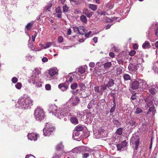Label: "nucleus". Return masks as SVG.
<instances>
[{
	"instance_id": "obj_58",
	"label": "nucleus",
	"mask_w": 158,
	"mask_h": 158,
	"mask_svg": "<svg viewBox=\"0 0 158 158\" xmlns=\"http://www.w3.org/2000/svg\"><path fill=\"white\" fill-rule=\"evenodd\" d=\"M135 122L133 120H131L129 122V124L131 126H134L135 124Z\"/></svg>"
},
{
	"instance_id": "obj_52",
	"label": "nucleus",
	"mask_w": 158,
	"mask_h": 158,
	"mask_svg": "<svg viewBox=\"0 0 158 158\" xmlns=\"http://www.w3.org/2000/svg\"><path fill=\"white\" fill-rule=\"evenodd\" d=\"M117 147L118 150H121L122 148H123L121 144H118L117 145Z\"/></svg>"
},
{
	"instance_id": "obj_39",
	"label": "nucleus",
	"mask_w": 158,
	"mask_h": 158,
	"mask_svg": "<svg viewBox=\"0 0 158 158\" xmlns=\"http://www.w3.org/2000/svg\"><path fill=\"white\" fill-rule=\"evenodd\" d=\"M52 44L51 42H48L45 44V45H43L42 47H43L44 49H46L50 47Z\"/></svg>"
},
{
	"instance_id": "obj_14",
	"label": "nucleus",
	"mask_w": 158,
	"mask_h": 158,
	"mask_svg": "<svg viewBox=\"0 0 158 158\" xmlns=\"http://www.w3.org/2000/svg\"><path fill=\"white\" fill-rule=\"evenodd\" d=\"M58 108L55 104L50 105L48 106V110L50 112L54 114Z\"/></svg>"
},
{
	"instance_id": "obj_24",
	"label": "nucleus",
	"mask_w": 158,
	"mask_h": 158,
	"mask_svg": "<svg viewBox=\"0 0 158 158\" xmlns=\"http://www.w3.org/2000/svg\"><path fill=\"white\" fill-rule=\"evenodd\" d=\"M94 89L96 93H98L101 95L102 94V91L101 88L98 86H96L94 88Z\"/></svg>"
},
{
	"instance_id": "obj_61",
	"label": "nucleus",
	"mask_w": 158,
	"mask_h": 158,
	"mask_svg": "<svg viewBox=\"0 0 158 158\" xmlns=\"http://www.w3.org/2000/svg\"><path fill=\"white\" fill-rule=\"evenodd\" d=\"M112 49L113 51H114L116 52L118 51L117 48L114 45L113 46L112 48Z\"/></svg>"
},
{
	"instance_id": "obj_32",
	"label": "nucleus",
	"mask_w": 158,
	"mask_h": 158,
	"mask_svg": "<svg viewBox=\"0 0 158 158\" xmlns=\"http://www.w3.org/2000/svg\"><path fill=\"white\" fill-rule=\"evenodd\" d=\"M89 7L93 11L96 10L97 9V6L93 4H89Z\"/></svg>"
},
{
	"instance_id": "obj_4",
	"label": "nucleus",
	"mask_w": 158,
	"mask_h": 158,
	"mask_svg": "<svg viewBox=\"0 0 158 158\" xmlns=\"http://www.w3.org/2000/svg\"><path fill=\"white\" fill-rule=\"evenodd\" d=\"M34 115L35 119L37 121H41L43 120L45 117V114L44 110L38 107L35 110Z\"/></svg>"
},
{
	"instance_id": "obj_40",
	"label": "nucleus",
	"mask_w": 158,
	"mask_h": 158,
	"mask_svg": "<svg viewBox=\"0 0 158 158\" xmlns=\"http://www.w3.org/2000/svg\"><path fill=\"white\" fill-rule=\"evenodd\" d=\"M123 130V128L122 127H120L118 128L117 130L116 133V134H118L119 135H121L122 134V131Z\"/></svg>"
},
{
	"instance_id": "obj_17",
	"label": "nucleus",
	"mask_w": 158,
	"mask_h": 158,
	"mask_svg": "<svg viewBox=\"0 0 158 158\" xmlns=\"http://www.w3.org/2000/svg\"><path fill=\"white\" fill-rule=\"evenodd\" d=\"M82 13L85 15L87 17L89 18L92 16L93 12H89L87 9H85L83 10Z\"/></svg>"
},
{
	"instance_id": "obj_57",
	"label": "nucleus",
	"mask_w": 158,
	"mask_h": 158,
	"mask_svg": "<svg viewBox=\"0 0 158 158\" xmlns=\"http://www.w3.org/2000/svg\"><path fill=\"white\" fill-rule=\"evenodd\" d=\"M144 62L143 59L141 58H138L137 62L139 63H142Z\"/></svg>"
},
{
	"instance_id": "obj_7",
	"label": "nucleus",
	"mask_w": 158,
	"mask_h": 158,
	"mask_svg": "<svg viewBox=\"0 0 158 158\" xmlns=\"http://www.w3.org/2000/svg\"><path fill=\"white\" fill-rule=\"evenodd\" d=\"M108 133L107 130H105L101 128H97L95 131H94L95 136L98 138L105 137L107 136Z\"/></svg>"
},
{
	"instance_id": "obj_59",
	"label": "nucleus",
	"mask_w": 158,
	"mask_h": 158,
	"mask_svg": "<svg viewBox=\"0 0 158 158\" xmlns=\"http://www.w3.org/2000/svg\"><path fill=\"white\" fill-rule=\"evenodd\" d=\"M63 40V37L61 36H60L58 38V40L59 42L62 43Z\"/></svg>"
},
{
	"instance_id": "obj_1",
	"label": "nucleus",
	"mask_w": 158,
	"mask_h": 158,
	"mask_svg": "<svg viewBox=\"0 0 158 158\" xmlns=\"http://www.w3.org/2000/svg\"><path fill=\"white\" fill-rule=\"evenodd\" d=\"M33 101L30 98H21L18 101V103L19 108L24 109H30L32 105Z\"/></svg>"
},
{
	"instance_id": "obj_56",
	"label": "nucleus",
	"mask_w": 158,
	"mask_h": 158,
	"mask_svg": "<svg viewBox=\"0 0 158 158\" xmlns=\"http://www.w3.org/2000/svg\"><path fill=\"white\" fill-rule=\"evenodd\" d=\"M106 6L110 9H111L113 7V5L111 3H108Z\"/></svg>"
},
{
	"instance_id": "obj_46",
	"label": "nucleus",
	"mask_w": 158,
	"mask_h": 158,
	"mask_svg": "<svg viewBox=\"0 0 158 158\" xmlns=\"http://www.w3.org/2000/svg\"><path fill=\"white\" fill-rule=\"evenodd\" d=\"M32 24L31 23H29L26 26V28L28 30H30L32 26Z\"/></svg>"
},
{
	"instance_id": "obj_44",
	"label": "nucleus",
	"mask_w": 158,
	"mask_h": 158,
	"mask_svg": "<svg viewBox=\"0 0 158 158\" xmlns=\"http://www.w3.org/2000/svg\"><path fill=\"white\" fill-rule=\"evenodd\" d=\"M107 86H106V84H104L103 85H102L100 86L101 89L102 90V93L103 94V93L104 91L107 89Z\"/></svg>"
},
{
	"instance_id": "obj_55",
	"label": "nucleus",
	"mask_w": 158,
	"mask_h": 158,
	"mask_svg": "<svg viewBox=\"0 0 158 158\" xmlns=\"http://www.w3.org/2000/svg\"><path fill=\"white\" fill-rule=\"evenodd\" d=\"M18 81L17 78L16 77H13L12 79V81L14 83H15L17 82Z\"/></svg>"
},
{
	"instance_id": "obj_8",
	"label": "nucleus",
	"mask_w": 158,
	"mask_h": 158,
	"mask_svg": "<svg viewBox=\"0 0 158 158\" xmlns=\"http://www.w3.org/2000/svg\"><path fill=\"white\" fill-rule=\"evenodd\" d=\"M54 129V127L52 124L50 123H46V127H44L43 130L44 134L46 136H49Z\"/></svg>"
},
{
	"instance_id": "obj_45",
	"label": "nucleus",
	"mask_w": 158,
	"mask_h": 158,
	"mask_svg": "<svg viewBox=\"0 0 158 158\" xmlns=\"http://www.w3.org/2000/svg\"><path fill=\"white\" fill-rule=\"evenodd\" d=\"M142 112L143 110L141 108H137L136 109L135 113L137 114H139Z\"/></svg>"
},
{
	"instance_id": "obj_26",
	"label": "nucleus",
	"mask_w": 158,
	"mask_h": 158,
	"mask_svg": "<svg viewBox=\"0 0 158 158\" xmlns=\"http://www.w3.org/2000/svg\"><path fill=\"white\" fill-rule=\"evenodd\" d=\"M80 21L83 23H86L87 22V20L86 17L84 15H81L80 16Z\"/></svg>"
},
{
	"instance_id": "obj_15",
	"label": "nucleus",
	"mask_w": 158,
	"mask_h": 158,
	"mask_svg": "<svg viewBox=\"0 0 158 158\" xmlns=\"http://www.w3.org/2000/svg\"><path fill=\"white\" fill-rule=\"evenodd\" d=\"M139 81H135L131 83V87L133 89H138L139 87Z\"/></svg>"
},
{
	"instance_id": "obj_49",
	"label": "nucleus",
	"mask_w": 158,
	"mask_h": 158,
	"mask_svg": "<svg viewBox=\"0 0 158 158\" xmlns=\"http://www.w3.org/2000/svg\"><path fill=\"white\" fill-rule=\"evenodd\" d=\"M83 158H87L89 156V154L88 153H86L82 154Z\"/></svg>"
},
{
	"instance_id": "obj_60",
	"label": "nucleus",
	"mask_w": 158,
	"mask_h": 158,
	"mask_svg": "<svg viewBox=\"0 0 158 158\" xmlns=\"http://www.w3.org/2000/svg\"><path fill=\"white\" fill-rule=\"evenodd\" d=\"M138 47V45L136 44H133V48L134 49H137Z\"/></svg>"
},
{
	"instance_id": "obj_5",
	"label": "nucleus",
	"mask_w": 158,
	"mask_h": 158,
	"mask_svg": "<svg viewBox=\"0 0 158 158\" xmlns=\"http://www.w3.org/2000/svg\"><path fill=\"white\" fill-rule=\"evenodd\" d=\"M40 73V71H39L37 73V75L31 77V80L33 85L36 87H40L42 86L41 79L39 74Z\"/></svg>"
},
{
	"instance_id": "obj_16",
	"label": "nucleus",
	"mask_w": 158,
	"mask_h": 158,
	"mask_svg": "<svg viewBox=\"0 0 158 158\" xmlns=\"http://www.w3.org/2000/svg\"><path fill=\"white\" fill-rule=\"evenodd\" d=\"M38 135L34 133L29 134L27 136L28 139L32 140H36L37 139Z\"/></svg>"
},
{
	"instance_id": "obj_33",
	"label": "nucleus",
	"mask_w": 158,
	"mask_h": 158,
	"mask_svg": "<svg viewBox=\"0 0 158 158\" xmlns=\"http://www.w3.org/2000/svg\"><path fill=\"white\" fill-rule=\"evenodd\" d=\"M149 42L148 41H146L142 45V48L144 49H146L150 46Z\"/></svg>"
},
{
	"instance_id": "obj_50",
	"label": "nucleus",
	"mask_w": 158,
	"mask_h": 158,
	"mask_svg": "<svg viewBox=\"0 0 158 158\" xmlns=\"http://www.w3.org/2000/svg\"><path fill=\"white\" fill-rule=\"evenodd\" d=\"M45 87L47 90H49L51 89V86L49 84H47L45 85Z\"/></svg>"
},
{
	"instance_id": "obj_62",
	"label": "nucleus",
	"mask_w": 158,
	"mask_h": 158,
	"mask_svg": "<svg viewBox=\"0 0 158 158\" xmlns=\"http://www.w3.org/2000/svg\"><path fill=\"white\" fill-rule=\"evenodd\" d=\"M42 61L44 62H45L48 61V59L46 57H44L42 59Z\"/></svg>"
},
{
	"instance_id": "obj_53",
	"label": "nucleus",
	"mask_w": 158,
	"mask_h": 158,
	"mask_svg": "<svg viewBox=\"0 0 158 158\" xmlns=\"http://www.w3.org/2000/svg\"><path fill=\"white\" fill-rule=\"evenodd\" d=\"M136 53V51L135 50H132L129 53V55L131 56H133Z\"/></svg>"
},
{
	"instance_id": "obj_31",
	"label": "nucleus",
	"mask_w": 158,
	"mask_h": 158,
	"mask_svg": "<svg viewBox=\"0 0 158 158\" xmlns=\"http://www.w3.org/2000/svg\"><path fill=\"white\" fill-rule=\"evenodd\" d=\"M123 77L125 81L131 80V77L128 74H124Z\"/></svg>"
},
{
	"instance_id": "obj_34",
	"label": "nucleus",
	"mask_w": 158,
	"mask_h": 158,
	"mask_svg": "<svg viewBox=\"0 0 158 158\" xmlns=\"http://www.w3.org/2000/svg\"><path fill=\"white\" fill-rule=\"evenodd\" d=\"M84 128L83 126H81L80 125H79L76 127L75 128V130L77 131H82Z\"/></svg>"
},
{
	"instance_id": "obj_35",
	"label": "nucleus",
	"mask_w": 158,
	"mask_h": 158,
	"mask_svg": "<svg viewBox=\"0 0 158 158\" xmlns=\"http://www.w3.org/2000/svg\"><path fill=\"white\" fill-rule=\"evenodd\" d=\"M85 71V67H80L78 69V72L81 74L84 73Z\"/></svg>"
},
{
	"instance_id": "obj_3",
	"label": "nucleus",
	"mask_w": 158,
	"mask_h": 158,
	"mask_svg": "<svg viewBox=\"0 0 158 158\" xmlns=\"http://www.w3.org/2000/svg\"><path fill=\"white\" fill-rule=\"evenodd\" d=\"M130 143L134 150V152L136 153L137 151L136 150H137L139 144V136L135 134H133L130 139Z\"/></svg>"
},
{
	"instance_id": "obj_18",
	"label": "nucleus",
	"mask_w": 158,
	"mask_h": 158,
	"mask_svg": "<svg viewBox=\"0 0 158 158\" xmlns=\"http://www.w3.org/2000/svg\"><path fill=\"white\" fill-rule=\"evenodd\" d=\"M58 87L63 91L66 90L68 88V87L65 83H61L59 85Z\"/></svg>"
},
{
	"instance_id": "obj_19",
	"label": "nucleus",
	"mask_w": 158,
	"mask_h": 158,
	"mask_svg": "<svg viewBox=\"0 0 158 158\" xmlns=\"http://www.w3.org/2000/svg\"><path fill=\"white\" fill-rule=\"evenodd\" d=\"M70 101H72L73 102L72 103L73 106H76L77 105L80 100L78 98L76 97L75 98H71L70 99Z\"/></svg>"
},
{
	"instance_id": "obj_36",
	"label": "nucleus",
	"mask_w": 158,
	"mask_h": 158,
	"mask_svg": "<svg viewBox=\"0 0 158 158\" xmlns=\"http://www.w3.org/2000/svg\"><path fill=\"white\" fill-rule=\"evenodd\" d=\"M69 10V7L67 6L66 4H65L63 6V12H67Z\"/></svg>"
},
{
	"instance_id": "obj_54",
	"label": "nucleus",
	"mask_w": 158,
	"mask_h": 158,
	"mask_svg": "<svg viewBox=\"0 0 158 158\" xmlns=\"http://www.w3.org/2000/svg\"><path fill=\"white\" fill-rule=\"evenodd\" d=\"M52 6V4L50 3L49 4H48L45 6V9L47 10H48L51 8Z\"/></svg>"
},
{
	"instance_id": "obj_25",
	"label": "nucleus",
	"mask_w": 158,
	"mask_h": 158,
	"mask_svg": "<svg viewBox=\"0 0 158 158\" xmlns=\"http://www.w3.org/2000/svg\"><path fill=\"white\" fill-rule=\"evenodd\" d=\"M95 104V101L93 99L90 101L88 104L87 107L89 109H91L94 106Z\"/></svg>"
},
{
	"instance_id": "obj_6",
	"label": "nucleus",
	"mask_w": 158,
	"mask_h": 158,
	"mask_svg": "<svg viewBox=\"0 0 158 158\" xmlns=\"http://www.w3.org/2000/svg\"><path fill=\"white\" fill-rule=\"evenodd\" d=\"M146 102V105L145 107L146 109L149 108L148 111L147 112V114H149V112H152V114H154V112L155 111L154 105L153 102V100L150 99L149 98H148L145 100Z\"/></svg>"
},
{
	"instance_id": "obj_37",
	"label": "nucleus",
	"mask_w": 158,
	"mask_h": 158,
	"mask_svg": "<svg viewBox=\"0 0 158 158\" xmlns=\"http://www.w3.org/2000/svg\"><path fill=\"white\" fill-rule=\"evenodd\" d=\"M115 17H113L111 18H109L107 17L106 18V20L107 23H110L114 21V20L116 19Z\"/></svg>"
},
{
	"instance_id": "obj_13",
	"label": "nucleus",
	"mask_w": 158,
	"mask_h": 158,
	"mask_svg": "<svg viewBox=\"0 0 158 158\" xmlns=\"http://www.w3.org/2000/svg\"><path fill=\"white\" fill-rule=\"evenodd\" d=\"M104 82V84H106V86L108 88L112 86L114 84V80L113 79L107 77H106Z\"/></svg>"
},
{
	"instance_id": "obj_21",
	"label": "nucleus",
	"mask_w": 158,
	"mask_h": 158,
	"mask_svg": "<svg viewBox=\"0 0 158 158\" xmlns=\"http://www.w3.org/2000/svg\"><path fill=\"white\" fill-rule=\"evenodd\" d=\"M56 13L57 14V17L60 18L61 17L62 15V11L60 8L58 7L56 10Z\"/></svg>"
},
{
	"instance_id": "obj_48",
	"label": "nucleus",
	"mask_w": 158,
	"mask_h": 158,
	"mask_svg": "<svg viewBox=\"0 0 158 158\" xmlns=\"http://www.w3.org/2000/svg\"><path fill=\"white\" fill-rule=\"evenodd\" d=\"M22 85L21 83H18L15 85V87L16 88L18 89H20Z\"/></svg>"
},
{
	"instance_id": "obj_2",
	"label": "nucleus",
	"mask_w": 158,
	"mask_h": 158,
	"mask_svg": "<svg viewBox=\"0 0 158 158\" xmlns=\"http://www.w3.org/2000/svg\"><path fill=\"white\" fill-rule=\"evenodd\" d=\"M70 110L69 105H64L61 108H58L54 114L55 115L59 118L61 119L66 115V113Z\"/></svg>"
},
{
	"instance_id": "obj_10",
	"label": "nucleus",
	"mask_w": 158,
	"mask_h": 158,
	"mask_svg": "<svg viewBox=\"0 0 158 158\" xmlns=\"http://www.w3.org/2000/svg\"><path fill=\"white\" fill-rule=\"evenodd\" d=\"M148 89L149 92L152 95H154L158 91V87L152 85L151 83L150 84V88H148Z\"/></svg>"
},
{
	"instance_id": "obj_64",
	"label": "nucleus",
	"mask_w": 158,
	"mask_h": 158,
	"mask_svg": "<svg viewBox=\"0 0 158 158\" xmlns=\"http://www.w3.org/2000/svg\"><path fill=\"white\" fill-rule=\"evenodd\" d=\"M60 156L57 154L56 153L54 154L53 157L52 158H59Z\"/></svg>"
},
{
	"instance_id": "obj_29",
	"label": "nucleus",
	"mask_w": 158,
	"mask_h": 158,
	"mask_svg": "<svg viewBox=\"0 0 158 158\" xmlns=\"http://www.w3.org/2000/svg\"><path fill=\"white\" fill-rule=\"evenodd\" d=\"M80 135V133L79 132L74 130L73 134V137L74 139L77 140L78 138L77 137L79 136Z\"/></svg>"
},
{
	"instance_id": "obj_20",
	"label": "nucleus",
	"mask_w": 158,
	"mask_h": 158,
	"mask_svg": "<svg viewBox=\"0 0 158 158\" xmlns=\"http://www.w3.org/2000/svg\"><path fill=\"white\" fill-rule=\"evenodd\" d=\"M81 152L82 151L85 152H91L93 150L92 149H90L89 148L85 147H81Z\"/></svg>"
},
{
	"instance_id": "obj_51",
	"label": "nucleus",
	"mask_w": 158,
	"mask_h": 158,
	"mask_svg": "<svg viewBox=\"0 0 158 158\" xmlns=\"http://www.w3.org/2000/svg\"><path fill=\"white\" fill-rule=\"evenodd\" d=\"M120 144L123 147V148H124V147H125L127 145V143L126 142V140H124Z\"/></svg>"
},
{
	"instance_id": "obj_22",
	"label": "nucleus",
	"mask_w": 158,
	"mask_h": 158,
	"mask_svg": "<svg viewBox=\"0 0 158 158\" xmlns=\"http://www.w3.org/2000/svg\"><path fill=\"white\" fill-rule=\"evenodd\" d=\"M70 122L73 124L76 125L78 123L77 118L74 117H72L70 118Z\"/></svg>"
},
{
	"instance_id": "obj_38",
	"label": "nucleus",
	"mask_w": 158,
	"mask_h": 158,
	"mask_svg": "<svg viewBox=\"0 0 158 158\" xmlns=\"http://www.w3.org/2000/svg\"><path fill=\"white\" fill-rule=\"evenodd\" d=\"M71 3V4H73V2H74L75 4L77 5H79L81 4V2L80 0H70Z\"/></svg>"
},
{
	"instance_id": "obj_41",
	"label": "nucleus",
	"mask_w": 158,
	"mask_h": 158,
	"mask_svg": "<svg viewBox=\"0 0 158 158\" xmlns=\"http://www.w3.org/2000/svg\"><path fill=\"white\" fill-rule=\"evenodd\" d=\"M111 65L112 64L111 62H107L104 64V68H109Z\"/></svg>"
},
{
	"instance_id": "obj_9",
	"label": "nucleus",
	"mask_w": 158,
	"mask_h": 158,
	"mask_svg": "<svg viewBox=\"0 0 158 158\" xmlns=\"http://www.w3.org/2000/svg\"><path fill=\"white\" fill-rule=\"evenodd\" d=\"M138 64H130L128 66V69L130 73H134L137 70L138 66Z\"/></svg>"
},
{
	"instance_id": "obj_30",
	"label": "nucleus",
	"mask_w": 158,
	"mask_h": 158,
	"mask_svg": "<svg viewBox=\"0 0 158 158\" xmlns=\"http://www.w3.org/2000/svg\"><path fill=\"white\" fill-rule=\"evenodd\" d=\"M70 152H71L73 153H78L79 152H81V147H79L78 148L76 147L72 150Z\"/></svg>"
},
{
	"instance_id": "obj_42",
	"label": "nucleus",
	"mask_w": 158,
	"mask_h": 158,
	"mask_svg": "<svg viewBox=\"0 0 158 158\" xmlns=\"http://www.w3.org/2000/svg\"><path fill=\"white\" fill-rule=\"evenodd\" d=\"M113 123L117 126H118L120 125V123L117 119H114L113 120Z\"/></svg>"
},
{
	"instance_id": "obj_12",
	"label": "nucleus",
	"mask_w": 158,
	"mask_h": 158,
	"mask_svg": "<svg viewBox=\"0 0 158 158\" xmlns=\"http://www.w3.org/2000/svg\"><path fill=\"white\" fill-rule=\"evenodd\" d=\"M139 86L140 88L144 89H148V88H150V84L147 85V83L145 81L139 79Z\"/></svg>"
},
{
	"instance_id": "obj_23",
	"label": "nucleus",
	"mask_w": 158,
	"mask_h": 158,
	"mask_svg": "<svg viewBox=\"0 0 158 158\" xmlns=\"http://www.w3.org/2000/svg\"><path fill=\"white\" fill-rule=\"evenodd\" d=\"M78 32L81 34H83L85 32V29L83 26H80L78 27Z\"/></svg>"
},
{
	"instance_id": "obj_28",
	"label": "nucleus",
	"mask_w": 158,
	"mask_h": 158,
	"mask_svg": "<svg viewBox=\"0 0 158 158\" xmlns=\"http://www.w3.org/2000/svg\"><path fill=\"white\" fill-rule=\"evenodd\" d=\"M64 148V146L62 145V143L61 142L56 146V150L57 151H59L63 149Z\"/></svg>"
},
{
	"instance_id": "obj_27",
	"label": "nucleus",
	"mask_w": 158,
	"mask_h": 158,
	"mask_svg": "<svg viewBox=\"0 0 158 158\" xmlns=\"http://www.w3.org/2000/svg\"><path fill=\"white\" fill-rule=\"evenodd\" d=\"M153 69L155 73H158V61L154 63Z\"/></svg>"
},
{
	"instance_id": "obj_63",
	"label": "nucleus",
	"mask_w": 158,
	"mask_h": 158,
	"mask_svg": "<svg viewBox=\"0 0 158 158\" xmlns=\"http://www.w3.org/2000/svg\"><path fill=\"white\" fill-rule=\"evenodd\" d=\"M25 158H35L34 156L31 155H27L26 156Z\"/></svg>"
},
{
	"instance_id": "obj_43",
	"label": "nucleus",
	"mask_w": 158,
	"mask_h": 158,
	"mask_svg": "<svg viewBox=\"0 0 158 158\" xmlns=\"http://www.w3.org/2000/svg\"><path fill=\"white\" fill-rule=\"evenodd\" d=\"M77 87V83H74L72 84L71 85V88L72 89H75Z\"/></svg>"
},
{
	"instance_id": "obj_11",
	"label": "nucleus",
	"mask_w": 158,
	"mask_h": 158,
	"mask_svg": "<svg viewBox=\"0 0 158 158\" xmlns=\"http://www.w3.org/2000/svg\"><path fill=\"white\" fill-rule=\"evenodd\" d=\"M57 72L56 69H50L49 70V73L47 76V79L48 80H51L52 79V77L56 75Z\"/></svg>"
},
{
	"instance_id": "obj_47",
	"label": "nucleus",
	"mask_w": 158,
	"mask_h": 158,
	"mask_svg": "<svg viewBox=\"0 0 158 158\" xmlns=\"http://www.w3.org/2000/svg\"><path fill=\"white\" fill-rule=\"evenodd\" d=\"M68 77L67 78V80H66L67 83H68L69 82L70 83H71L73 81L74 77H69V79H68Z\"/></svg>"
}]
</instances>
